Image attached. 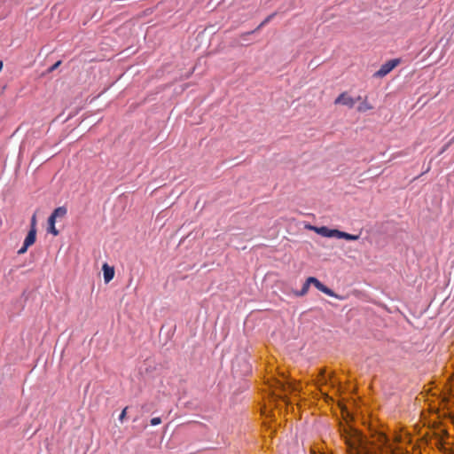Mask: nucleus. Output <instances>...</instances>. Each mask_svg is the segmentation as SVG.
<instances>
[{
	"mask_svg": "<svg viewBox=\"0 0 454 454\" xmlns=\"http://www.w3.org/2000/svg\"><path fill=\"white\" fill-rule=\"evenodd\" d=\"M104 281L107 284L109 283L114 277V269L112 266H109L107 263H104L102 266Z\"/></svg>",
	"mask_w": 454,
	"mask_h": 454,
	"instance_id": "obj_7",
	"label": "nucleus"
},
{
	"mask_svg": "<svg viewBox=\"0 0 454 454\" xmlns=\"http://www.w3.org/2000/svg\"><path fill=\"white\" fill-rule=\"evenodd\" d=\"M270 388L273 395L282 397V393H286L287 388H291V386H286L282 381L274 380L273 382L270 384Z\"/></svg>",
	"mask_w": 454,
	"mask_h": 454,
	"instance_id": "obj_4",
	"label": "nucleus"
},
{
	"mask_svg": "<svg viewBox=\"0 0 454 454\" xmlns=\"http://www.w3.org/2000/svg\"><path fill=\"white\" fill-rule=\"evenodd\" d=\"M3 68V61L0 60V71L2 70Z\"/></svg>",
	"mask_w": 454,
	"mask_h": 454,
	"instance_id": "obj_19",
	"label": "nucleus"
},
{
	"mask_svg": "<svg viewBox=\"0 0 454 454\" xmlns=\"http://www.w3.org/2000/svg\"><path fill=\"white\" fill-rule=\"evenodd\" d=\"M28 247H29L28 246H27L26 244L23 243V246L19 249L18 254H25L27 251Z\"/></svg>",
	"mask_w": 454,
	"mask_h": 454,
	"instance_id": "obj_15",
	"label": "nucleus"
},
{
	"mask_svg": "<svg viewBox=\"0 0 454 454\" xmlns=\"http://www.w3.org/2000/svg\"><path fill=\"white\" fill-rule=\"evenodd\" d=\"M264 26H265V24L263 23V21H262V23L257 27L256 30L261 29Z\"/></svg>",
	"mask_w": 454,
	"mask_h": 454,
	"instance_id": "obj_18",
	"label": "nucleus"
},
{
	"mask_svg": "<svg viewBox=\"0 0 454 454\" xmlns=\"http://www.w3.org/2000/svg\"><path fill=\"white\" fill-rule=\"evenodd\" d=\"M401 63L400 59H393L384 63L380 68L374 74L375 77L382 78L388 74L394 68Z\"/></svg>",
	"mask_w": 454,
	"mask_h": 454,
	"instance_id": "obj_3",
	"label": "nucleus"
},
{
	"mask_svg": "<svg viewBox=\"0 0 454 454\" xmlns=\"http://www.w3.org/2000/svg\"><path fill=\"white\" fill-rule=\"evenodd\" d=\"M150 423L152 426H157L161 423V419L159 417H155L150 420Z\"/></svg>",
	"mask_w": 454,
	"mask_h": 454,
	"instance_id": "obj_14",
	"label": "nucleus"
},
{
	"mask_svg": "<svg viewBox=\"0 0 454 454\" xmlns=\"http://www.w3.org/2000/svg\"><path fill=\"white\" fill-rule=\"evenodd\" d=\"M334 103L336 105H343L352 108L356 104V99L347 92H343L335 99Z\"/></svg>",
	"mask_w": 454,
	"mask_h": 454,
	"instance_id": "obj_5",
	"label": "nucleus"
},
{
	"mask_svg": "<svg viewBox=\"0 0 454 454\" xmlns=\"http://www.w3.org/2000/svg\"><path fill=\"white\" fill-rule=\"evenodd\" d=\"M310 284L311 283H308V279H307L301 290L300 295H304L308 293Z\"/></svg>",
	"mask_w": 454,
	"mask_h": 454,
	"instance_id": "obj_12",
	"label": "nucleus"
},
{
	"mask_svg": "<svg viewBox=\"0 0 454 454\" xmlns=\"http://www.w3.org/2000/svg\"><path fill=\"white\" fill-rule=\"evenodd\" d=\"M274 15H275L274 13H273V14H270V15H269V16H268V17L263 20V23H264L265 25H266V24H268V23L271 20V19L274 17Z\"/></svg>",
	"mask_w": 454,
	"mask_h": 454,
	"instance_id": "obj_17",
	"label": "nucleus"
},
{
	"mask_svg": "<svg viewBox=\"0 0 454 454\" xmlns=\"http://www.w3.org/2000/svg\"><path fill=\"white\" fill-rule=\"evenodd\" d=\"M36 239V230H29L27 237L25 238L24 244L31 247L35 244Z\"/></svg>",
	"mask_w": 454,
	"mask_h": 454,
	"instance_id": "obj_9",
	"label": "nucleus"
},
{
	"mask_svg": "<svg viewBox=\"0 0 454 454\" xmlns=\"http://www.w3.org/2000/svg\"><path fill=\"white\" fill-rule=\"evenodd\" d=\"M308 283H311L312 285L315 286L316 288H317L319 291L323 292L324 294H325L329 296H332V297L336 296L334 294V293L330 288H328L327 286L323 285L317 278H316L314 277L308 278Z\"/></svg>",
	"mask_w": 454,
	"mask_h": 454,
	"instance_id": "obj_6",
	"label": "nucleus"
},
{
	"mask_svg": "<svg viewBox=\"0 0 454 454\" xmlns=\"http://www.w3.org/2000/svg\"><path fill=\"white\" fill-rule=\"evenodd\" d=\"M396 441H399V439H401V436H395V438Z\"/></svg>",
	"mask_w": 454,
	"mask_h": 454,
	"instance_id": "obj_20",
	"label": "nucleus"
},
{
	"mask_svg": "<svg viewBox=\"0 0 454 454\" xmlns=\"http://www.w3.org/2000/svg\"><path fill=\"white\" fill-rule=\"evenodd\" d=\"M57 218H55L53 215H50L48 218V232L51 233L54 236L59 235V231L57 230L55 224H56Z\"/></svg>",
	"mask_w": 454,
	"mask_h": 454,
	"instance_id": "obj_8",
	"label": "nucleus"
},
{
	"mask_svg": "<svg viewBox=\"0 0 454 454\" xmlns=\"http://www.w3.org/2000/svg\"><path fill=\"white\" fill-rule=\"evenodd\" d=\"M30 230H36V215H33L30 221Z\"/></svg>",
	"mask_w": 454,
	"mask_h": 454,
	"instance_id": "obj_13",
	"label": "nucleus"
},
{
	"mask_svg": "<svg viewBox=\"0 0 454 454\" xmlns=\"http://www.w3.org/2000/svg\"><path fill=\"white\" fill-rule=\"evenodd\" d=\"M346 445L347 454H403L382 433L374 435L373 441L368 442L360 434L355 432L346 438Z\"/></svg>",
	"mask_w": 454,
	"mask_h": 454,
	"instance_id": "obj_1",
	"label": "nucleus"
},
{
	"mask_svg": "<svg viewBox=\"0 0 454 454\" xmlns=\"http://www.w3.org/2000/svg\"><path fill=\"white\" fill-rule=\"evenodd\" d=\"M372 106L369 104L366 100L363 101L360 106L357 107L358 112L364 113L366 111L372 110Z\"/></svg>",
	"mask_w": 454,
	"mask_h": 454,
	"instance_id": "obj_11",
	"label": "nucleus"
},
{
	"mask_svg": "<svg viewBox=\"0 0 454 454\" xmlns=\"http://www.w3.org/2000/svg\"><path fill=\"white\" fill-rule=\"evenodd\" d=\"M306 229L315 231L316 233L325 237V238H336V239H344L347 240H357L359 239L358 235L349 234L336 229H329L326 226H314L308 224L306 225Z\"/></svg>",
	"mask_w": 454,
	"mask_h": 454,
	"instance_id": "obj_2",
	"label": "nucleus"
},
{
	"mask_svg": "<svg viewBox=\"0 0 454 454\" xmlns=\"http://www.w3.org/2000/svg\"><path fill=\"white\" fill-rule=\"evenodd\" d=\"M127 409H128L127 407H126V408H124V409L122 410V411L121 412L120 416H119V420H120L121 422H122V421L124 420L125 417H126Z\"/></svg>",
	"mask_w": 454,
	"mask_h": 454,
	"instance_id": "obj_16",
	"label": "nucleus"
},
{
	"mask_svg": "<svg viewBox=\"0 0 454 454\" xmlns=\"http://www.w3.org/2000/svg\"><path fill=\"white\" fill-rule=\"evenodd\" d=\"M324 373H325V372H322V376H321L323 380H325V376L324 375Z\"/></svg>",
	"mask_w": 454,
	"mask_h": 454,
	"instance_id": "obj_21",
	"label": "nucleus"
},
{
	"mask_svg": "<svg viewBox=\"0 0 454 454\" xmlns=\"http://www.w3.org/2000/svg\"><path fill=\"white\" fill-rule=\"evenodd\" d=\"M67 210L65 207H59L54 209L51 215H53L57 219H62L66 216Z\"/></svg>",
	"mask_w": 454,
	"mask_h": 454,
	"instance_id": "obj_10",
	"label": "nucleus"
}]
</instances>
